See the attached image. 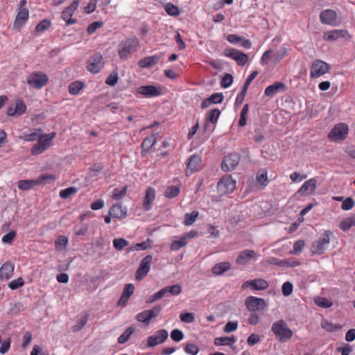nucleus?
<instances>
[{
  "mask_svg": "<svg viewBox=\"0 0 355 355\" xmlns=\"http://www.w3.org/2000/svg\"><path fill=\"white\" fill-rule=\"evenodd\" d=\"M139 41L137 37L128 38L119 44L118 53L121 60H126L128 55L137 51Z\"/></svg>",
  "mask_w": 355,
  "mask_h": 355,
  "instance_id": "1",
  "label": "nucleus"
},
{
  "mask_svg": "<svg viewBox=\"0 0 355 355\" xmlns=\"http://www.w3.org/2000/svg\"><path fill=\"white\" fill-rule=\"evenodd\" d=\"M271 330L281 343L286 342L293 334L292 330L287 327L285 321L282 320L275 322L272 324Z\"/></svg>",
  "mask_w": 355,
  "mask_h": 355,
  "instance_id": "2",
  "label": "nucleus"
},
{
  "mask_svg": "<svg viewBox=\"0 0 355 355\" xmlns=\"http://www.w3.org/2000/svg\"><path fill=\"white\" fill-rule=\"evenodd\" d=\"M334 237V233L330 230H326L320 236L318 240L314 241L311 245V252L313 254H322L324 252L329 244L331 239Z\"/></svg>",
  "mask_w": 355,
  "mask_h": 355,
  "instance_id": "3",
  "label": "nucleus"
},
{
  "mask_svg": "<svg viewBox=\"0 0 355 355\" xmlns=\"http://www.w3.org/2000/svg\"><path fill=\"white\" fill-rule=\"evenodd\" d=\"M348 126L343 123L336 125L329 132V138L334 142H340L345 139L348 133Z\"/></svg>",
  "mask_w": 355,
  "mask_h": 355,
  "instance_id": "4",
  "label": "nucleus"
},
{
  "mask_svg": "<svg viewBox=\"0 0 355 355\" xmlns=\"http://www.w3.org/2000/svg\"><path fill=\"white\" fill-rule=\"evenodd\" d=\"M320 20L322 24L332 26H337L340 24L336 12L331 9H327L320 14Z\"/></svg>",
  "mask_w": 355,
  "mask_h": 355,
  "instance_id": "5",
  "label": "nucleus"
},
{
  "mask_svg": "<svg viewBox=\"0 0 355 355\" xmlns=\"http://www.w3.org/2000/svg\"><path fill=\"white\" fill-rule=\"evenodd\" d=\"M49 78L42 72H37L31 74L27 79V83L35 89H41L48 82Z\"/></svg>",
  "mask_w": 355,
  "mask_h": 355,
  "instance_id": "6",
  "label": "nucleus"
},
{
  "mask_svg": "<svg viewBox=\"0 0 355 355\" xmlns=\"http://www.w3.org/2000/svg\"><path fill=\"white\" fill-rule=\"evenodd\" d=\"M246 308L250 311H263L266 309L265 300L257 297L250 296L245 299Z\"/></svg>",
  "mask_w": 355,
  "mask_h": 355,
  "instance_id": "7",
  "label": "nucleus"
},
{
  "mask_svg": "<svg viewBox=\"0 0 355 355\" xmlns=\"http://www.w3.org/2000/svg\"><path fill=\"white\" fill-rule=\"evenodd\" d=\"M224 55L235 60L240 66L245 65L249 59L247 54L235 49H226L224 51Z\"/></svg>",
  "mask_w": 355,
  "mask_h": 355,
  "instance_id": "8",
  "label": "nucleus"
},
{
  "mask_svg": "<svg viewBox=\"0 0 355 355\" xmlns=\"http://www.w3.org/2000/svg\"><path fill=\"white\" fill-rule=\"evenodd\" d=\"M168 337V331L166 329H159L155 334L148 337L147 347H153L163 343Z\"/></svg>",
  "mask_w": 355,
  "mask_h": 355,
  "instance_id": "9",
  "label": "nucleus"
},
{
  "mask_svg": "<svg viewBox=\"0 0 355 355\" xmlns=\"http://www.w3.org/2000/svg\"><path fill=\"white\" fill-rule=\"evenodd\" d=\"M152 259L153 257L151 255H147L141 261L139 268L135 274V279L137 280L141 281L148 273Z\"/></svg>",
  "mask_w": 355,
  "mask_h": 355,
  "instance_id": "10",
  "label": "nucleus"
},
{
  "mask_svg": "<svg viewBox=\"0 0 355 355\" xmlns=\"http://www.w3.org/2000/svg\"><path fill=\"white\" fill-rule=\"evenodd\" d=\"M103 67V56L99 53H94L88 60L87 69L93 73H98Z\"/></svg>",
  "mask_w": 355,
  "mask_h": 355,
  "instance_id": "11",
  "label": "nucleus"
},
{
  "mask_svg": "<svg viewBox=\"0 0 355 355\" xmlns=\"http://www.w3.org/2000/svg\"><path fill=\"white\" fill-rule=\"evenodd\" d=\"M236 187V181L230 176L222 178L218 183V189L223 194L232 192Z\"/></svg>",
  "mask_w": 355,
  "mask_h": 355,
  "instance_id": "12",
  "label": "nucleus"
},
{
  "mask_svg": "<svg viewBox=\"0 0 355 355\" xmlns=\"http://www.w3.org/2000/svg\"><path fill=\"white\" fill-rule=\"evenodd\" d=\"M329 70V66L327 63L317 60L313 62L311 68V77L318 78L328 72Z\"/></svg>",
  "mask_w": 355,
  "mask_h": 355,
  "instance_id": "13",
  "label": "nucleus"
},
{
  "mask_svg": "<svg viewBox=\"0 0 355 355\" xmlns=\"http://www.w3.org/2000/svg\"><path fill=\"white\" fill-rule=\"evenodd\" d=\"M240 155L238 153H231L226 156L222 164L221 168L224 171H231L234 170L240 162Z\"/></svg>",
  "mask_w": 355,
  "mask_h": 355,
  "instance_id": "14",
  "label": "nucleus"
},
{
  "mask_svg": "<svg viewBox=\"0 0 355 355\" xmlns=\"http://www.w3.org/2000/svg\"><path fill=\"white\" fill-rule=\"evenodd\" d=\"M52 178L53 176L50 175H41L36 180H20L18 182V188L21 190H29L42 183L44 180Z\"/></svg>",
  "mask_w": 355,
  "mask_h": 355,
  "instance_id": "15",
  "label": "nucleus"
},
{
  "mask_svg": "<svg viewBox=\"0 0 355 355\" xmlns=\"http://www.w3.org/2000/svg\"><path fill=\"white\" fill-rule=\"evenodd\" d=\"M51 143L44 137L43 133L39 138L37 143L34 144L31 148V154L33 155H38L43 153L51 146Z\"/></svg>",
  "mask_w": 355,
  "mask_h": 355,
  "instance_id": "16",
  "label": "nucleus"
},
{
  "mask_svg": "<svg viewBox=\"0 0 355 355\" xmlns=\"http://www.w3.org/2000/svg\"><path fill=\"white\" fill-rule=\"evenodd\" d=\"M137 92L148 98L159 96L162 94V88L154 85L140 86L137 88Z\"/></svg>",
  "mask_w": 355,
  "mask_h": 355,
  "instance_id": "17",
  "label": "nucleus"
},
{
  "mask_svg": "<svg viewBox=\"0 0 355 355\" xmlns=\"http://www.w3.org/2000/svg\"><path fill=\"white\" fill-rule=\"evenodd\" d=\"M202 167V159L200 155L194 154L189 157L187 163V174L191 175L199 171Z\"/></svg>",
  "mask_w": 355,
  "mask_h": 355,
  "instance_id": "18",
  "label": "nucleus"
},
{
  "mask_svg": "<svg viewBox=\"0 0 355 355\" xmlns=\"http://www.w3.org/2000/svg\"><path fill=\"white\" fill-rule=\"evenodd\" d=\"M76 2H72V3L67 7L62 12V19L66 22L67 26L73 24L76 22L75 19L71 18L73 12L78 8Z\"/></svg>",
  "mask_w": 355,
  "mask_h": 355,
  "instance_id": "19",
  "label": "nucleus"
},
{
  "mask_svg": "<svg viewBox=\"0 0 355 355\" xmlns=\"http://www.w3.org/2000/svg\"><path fill=\"white\" fill-rule=\"evenodd\" d=\"M28 17L29 11L27 8H18V12L14 21V28H21Z\"/></svg>",
  "mask_w": 355,
  "mask_h": 355,
  "instance_id": "20",
  "label": "nucleus"
},
{
  "mask_svg": "<svg viewBox=\"0 0 355 355\" xmlns=\"http://www.w3.org/2000/svg\"><path fill=\"white\" fill-rule=\"evenodd\" d=\"M339 38H349L348 32L346 30H333L324 33V40L326 41H336Z\"/></svg>",
  "mask_w": 355,
  "mask_h": 355,
  "instance_id": "21",
  "label": "nucleus"
},
{
  "mask_svg": "<svg viewBox=\"0 0 355 355\" xmlns=\"http://www.w3.org/2000/svg\"><path fill=\"white\" fill-rule=\"evenodd\" d=\"M257 257L255 251L250 250H245L242 251L236 259V263L239 265H245L250 262L252 259Z\"/></svg>",
  "mask_w": 355,
  "mask_h": 355,
  "instance_id": "22",
  "label": "nucleus"
},
{
  "mask_svg": "<svg viewBox=\"0 0 355 355\" xmlns=\"http://www.w3.org/2000/svg\"><path fill=\"white\" fill-rule=\"evenodd\" d=\"M109 214L112 218L122 219L127 216V209L123 207L121 202L116 203L110 209Z\"/></svg>",
  "mask_w": 355,
  "mask_h": 355,
  "instance_id": "23",
  "label": "nucleus"
},
{
  "mask_svg": "<svg viewBox=\"0 0 355 355\" xmlns=\"http://www.w3.org/2000/svg\"><path fill=\"white\" fill-rule=\"evenodd\" d=\"M15 266L10 261L5 262L0 268V279L8 280L13 274Z\"/></svg>",
  "mask_w": 355,
  "mask_h": 355,
  "instance_id": "24",
  "label": "nucleus"
},
{
  "mask_svg": "<svg viewBox=\"0 0 355 355\" xmlns=\"http://www.w3.org/2000/svg\"><path fill=\"white\" fill-rule=\"evenodd\" d=\"M317 187V181L315 178H311L304 182L298 191L302 195H308L315 191Z\"/></svg>",
  "mask_w": 355,
  "mask_h": 355,
  "instance_id": "25",
  "label": "nucleus"
},
{
  "mask_svg": "<svg viewBox=\"0 0 355 355\" xmlns=\"http://www.w3.org/2000/svg\"><path fill=\"white\" fill-rule=\"evenodd\" d=\"M155 198V191L153 187H148L145 192L143 206L145 210L148 211L151 209L153 203Z\"/></svg>",
  "mask_w": 355,
  "mask_h": 355,
  "instance_id": "26",
  "label": "nucleus"
},
{
  "mask_svg": "<svg viewBox=\"0 0 355 355\" xmlns=\"http://www.w3.org/2000/svg\"><path fill=\"white\" fill-rule=\"evenodd\" d=\"M134 291L135 286L132 284H125L118 304L120 306H125L130 297L133 294Z\"/></svg>",
  "mask_w": 355,
  "mask_h": 355,
  "instance_id": "27",
  "label": "nucleus"
},
{
  "mask_svg": "<svg viewBox=\"0 0 355 355\" xmlns=\"http://www.w3.org/2000/svg\"><path fill=\"white\" fill-rule=\"evenodd\" d=\"M223 98L224 96L222 93H214L209 98L202 101L201 107L202 109H206L212 104L220 103L223 101Z\"/></svg>",
  "mask_w": 355,
  "mask_h": 355,
  "instance_id": "28",
  "label": "nucleus"
},
{
  "mask_svg": "<svg viewBox=\"0 0 355 355\" xmlns=\"http://www.w3.org/2000/svg\"><path fill=\"white\" fill-rule=\"evenodd\" d=\"M286 89V86L284 83L280 82H276L274 84L267 87L265 89L264 94L267 96H273L275 94L284 91Z\"/></svg>",
  "mask_w": 355,
  "mask_h": 355,
  "instance_id": "29",
  "label": "nucleus"
},
{
  "mask_svg": "<svg viewBox=\"0 0 355 355\" xmlns=\"http://www.w3.org/2000/svg\"><path fill=\"white\" fill-rule=\"evenodd\" d=\"M220 114V111L218 108L210 110L207 114L206 121L204 125L205 130H208L210 123H216Z\"/></svg>",
  "mask_w": 355,
  "mask_h": 355,
  "instance_id": "30",
  "label": "nucleus"
},
{
  "mask_svg": "<svg viewBox=\"0 0 355 355\" xmlns=\"http://www.w3.org/2000/svg\"><path fill=\"white\" fill-rule=\"evenodd\" d=\"M160 60V56L154 55L153 56H147L139 61V66L141 68H149L156 64Z\"/></svg>",
  "mask_w": 355,
  "mask_h": 355,
  "instance_id": "31",
  "label": "nucleus"
},
{
  "mask_svg": "<svg viewBox=\"0 0 355 355\" xmlns=\"http://www.w3.org/2000/svg\"><path fill=\"white\" fill-rule=\"evenodd\" d=\"M251 287L255 291H263L269 286L268 282L263 279H254L251 280Z\"/></svg>",
  "mask_w": 355,
  "mask_h": 355,
  "instance_id": "32",
  "label": "nucleus"
},
{
  "mask_svg": "<svg viewBox=\"0 0 355 355\" xmlns=\"http://www.w3.org/2000/svg\"><path fill=\"white\" fill-rule=\"evenodd\" d=\"M231 264L229 262H222L216 264L212 268V272L216 275H222L230 269Z\"/></svg>",
  "mask_w": 355,
  "mask_h": 355,
  "instance_id": "33",
  "label": "nucleus"
},
{
  "mask_svg": "<svg viewBox=\"0 0 355 355\" xmlns=\"http://www.w3.org/2000/svg\"><path fill=\"white\" fill-rule=\"evenodd\" d=\"M88 318L89 314L87 313H85L83 315H80L78 318L76 324L72 327L73 331L77 332L80 331L87 324L88 321Z\"/></svg>",
  "mask_w": 355,
  "mask_h": 355,
  "instance_id": "34",
  "label": "nucleus"
},
{
  "mask_svg": "<svg viewBox=\"0 0 355 355\" xmlns=\"http://www.w3.org/2000/svg\"><path fill=\"white\" fill-rule=\"evenodd\" d=\"M354 226H355V216L343 220L339 224V227L345 232Z\"/></svg>",
  "mask_w": 355,
  "mask_h": 355,
  "instance_id": "35",
  "label": "nucleus"
},
{
  "mask_svg": "<svg viewBox=\"0 0 355 355\" xmlns=\"http://www.w3.org/2000/svg\"><path fill=\"white\" fill-rule=\"evenodd\" d=\"M42 134V130L40 128L35 129L34 131L29 134H24L21 138L26 141H34L39 139Z\"/></svg>",
  "mask_w": 355,
  "mask_h": 355,
  "instance_id": "36",
  "label": "nucleus"
},
{
  "mask_svg": "<svg viewBox=\"0 0 355 355\" xmlns=\"http://www.w3.org/2000/svg\"><path fill=\"white\" fill-rule=\"evenodd\" d=\"M236 342L234 336L232 337H217L214 339V344L217 346L219 345H230L232 343Z\"/></svg>",
  "mask_w": 355,
  "mask_h": 355,
  "instance_id": "37",
  "label": "nucleus"
},
{
  "mask_svg": "<svg viewBox=\"0 0 355 355\" xmlns=\"http://www.w3.org/2000/svg\"><path fill=\"white\" fill-rule=\"evenodd\" d=\"M156 144L155 135L146 137L141 144V148L144 150L148 151Z\"/></svg>",
  "mask_w": 355,
  "mask_h": 355,
  "instance_id": "38",
  "label": "nucleus"
},
{
  "mask_svg": "<svg viewBox=\"0 0 355 355\" xmlns=\"http://www.w3.org/2000/svg\"><path fill=\"white\" fill-rule=\"evenodd\" d=\"M128 245L129 242L125 239L119 238L113 240V246L116 250L121 251Z\"/></svg>",
  "mask_w": 355,
  "mask_h": 355,
  "instance_id": "39",
  "label": "nucleus"
},
{
  "mask_svg": "<svg viewBox=\"0 0 355 355\" xmlns=\"http://www.w3.org/2000/svg\"><path fill=\"white\" fill-rule=\"evenodd\" d=\"M68 243V239L64 236H60L57 240L55 241V249L58 251H62Z\"/></svg>",
  "mask_w": 355,
  "mask_h": 355,
  "instance_id": "40",
  "label": "nucleus"
},
{
  "mask_svg": "<svg viewBox=\"0 0 355 355\" xmlns=\"http://www.w3.org/2000/svg\"><path fill=\"white\" fill-rule=\"evenodd\" d=\"M187 244V241L182 236L180 240L173 241L170 245L171 251H178Z\"/></svg>",
  "mask_w": 355,
  "mask_h": 355,
  "instance_id": "41",
  "label": "nucleus"
},
{
  "mask_svg": "<svg viewBox=\"0 0 355 355\" xmlns=\"http://www.w3.org/2000/svg\"><path fill=\"white\" fill-rule=\"evenodd\" d=\"M78 191V189L76 187H70L65 189H62L60 191V197L63 199H67L71 196L75 194Z\"/></svg>",
  "mask_w": 355,
  "mask_h": 355,
  "instance_id": "42",
  "label": "nucleus"
},
{
  "mask_svg": "<svg viewBox=\"0 0 355 355\" xmlns=\"http://www.w3.org/2000/svg\"><path fill=\"white\" fill-rule=\"evenodd\" d=\"M133 332L134 329L132 327H128L126 329L125 331L118 338V343L120 344L126 343Z\"/></svg>",
  "mask_w": 355,
  "mask_h": 355,
  "instance_id": "43",
  "label": "nucleus"
},
{
  "mask_svg": "<svg viewBox=\"0 0 355 355\" xmlns=\"http://www.w3.org/2000/svg\"><path fill=\"white\" fill-rule=\"evenodd\" d=\"M127 192V187H124L121 189L115 188L112 194V198L114 200H121L123 198Z\"/></svg>",
  "mask_w": 355,
  "mask_h": 355,
  "instance_id": "44",
  "label": "nucleus"
},
{
  "mask_svg": "<svg viewBox=\"0 0 355 355\" xmlns=\"http://www.w3.org/2000/svg\"><path fill=\"white\" fill-rule=\"evenodd\" d=\"M198 216V211H192L190 214H186L184 215V223L185 225H191L197 219Z\"/></svg>",
  "mask_w": 355,
  "mask_h": 355,
  "instance_id": "45",
  "label": "nucleus"
},
{
  "mask_svg": "<svg viewBox=\"0 0 355 355\" xmlns=\"http://www.w3.org/2000/svg\"><path fill=\"white\" fill-rule=\"evenodd\" d=\"M165 11L171 16H178L180 13L178 7L170 3L165 6Z\"/></svg>",
  "mask_w": 355,
  "mask_h": 355,
  "instance_id": "46",
  "label": "nucleus"
},
{
  "mask_svg": "<svg viewBox=\"0 0 355 355\" xmlns=\"http://www.w3.org/2000/svg\"><path fill=\"white\" fill-rule=\"evenodd\" d=\"M180 193V189L176 186H170L168 187L166 191L164 196L166 198H172L176 197Z\"/></svg>",
  "mask_w": 355,
  "mask_h": 355,
  "instance_id": "47",
  "label": "nucleus"
},
{
  "mask_svg": "<svg viewBox=\"0 0 355 355\" xmlns=\"http://www.w3.org/2000/svg\"><path fill=\"white\" fill-rule=\"evenodd\" d=\"M83 87V84L79 81L71 83L69 86V92L71 94H78Z\"/></svg>",
  "mask_w": 355,
  "mask_h": 355,
  "instance_id": "48",
  "label": "nucleus"
},
{
  "mask_svg": "<svg viewBox=\"0 0 355 355\" xmlns=\"http://www.w3.org/2000/svg\"><path fill=\"white\" fill-rule=\"evenodd\" d=\"M137 320L140 322L148 324L151 320L147 310L144 311L137 315Z\"/></svg>",
  "mask_w": 355,
  "mask_h": 355,
  "instance_id": "49",
  "label": "nucleus"
},
{
  "mask_svg": "<svg viewBox=\"0 0 355 355\" xmlns=\"http://www.w3.org/2000/svg\"><path fill=\"white\" fill-rule=\"evenodd\" d=\"M184 352L190 355H196L199 352V349L196 345L189 343L186 344Z\"/></svg>",
  "mask_w": 355,
  "mask_h": 355,
  "instance_id": "50",
  "label": "nucleus"
},
{
  "mask_svg": "<svg viewBox=\"0 0 355 355\" xmlns=\"http://www.w3.org/2000/svg\"><path fill=\"white\" fill-rule=\"evenodd\" d=\"M315 302L318 306L322 308H329L332 305V302L331 301L321 297H316L315 299Z\"/></svg>",
  "mask_w": 355,
  "mask_h": 355,
  "instance_id": "51",
  "label": "nucleus"
},
{
  "mask_svg": "<svg viewBox=\"0 0 355 355\" xmlns=\"http://www.w3.org/2000/svg\"><path fill=\"white\" fill-rule=\"evenodd\" d=\"M321 327L322 329L328 331H336L340 329L338 326L335 325L327 320H322L321 322Z\"/></svg>",
  "mask_w": 355,
  "mask_h": 355,
  "instance_id": "52",
  "label": "nucleus"
},
{
  "mask_svg": "<svg viewBox=\"0 0 355 355\" xmlns=\"http://www.w3.org/2000/svg\"><path fill=\"white\" fill-rule=\"evenodd\" d=\"M257 75H258V71H254L248 77V78L245 80V83H244V85L241 89V91H243V93H247L248 89L250 85L251 84L252 81L257 77Z\"/></svg>",
  "mask_w": 355,
  "mask_h": 355,
  "instance_id": "53",
  "label": "nucleus"
},
{
  "mask_svg": "<svg viewBox=\"0 0 355 355\" xmlns=\"http://www.w3.org/2000/svg\"><path fill=\"white\" fill-rule=\"evenodd\" d=\"M169 295H178L182 292V287L180 284H175L171 286H166Z\"/></svg>",
  "mask_w": 355,
  "mask_h": 355,
  "instance_id": "54",
  "label": "nucleus"
},
{
  "mask_svg": "<svg viewBox=\"0 0 355 355\" xmlns=\"http://www.w3.org/2000/svg\"><path fill=\"white\" fill-rule=\"evenodd\" d=\"M354 200L352 198L348 197L343 200L341 205V209L345 211L350 210L354 207Z\"/></svg>",
  "mask_w": 355,
  "mask_h": 355,
  "instance_id": "55",
  "label": "nucleus"
},
{
  "mask_svg": "<svg viewBox=\"0 0 355 355\" xmlns=\"http://www.w3.org/2000/svg\"><path fill=\"white\" fill-rule=\"evenodd\" d=\"M233 83V76L230 73H225L223 77L220 85L223 88H228Z\"/></svg>",
  "mask_w": 355,
  "mask_h": 355,
  "instance_id": "56",
  "label": "nucleus"
},
{
  "mask_svg": "<svg viewBox=\"0 0 355 355\" xmlns=\"http://www.w3.org/2000/svg\"><path fill=\"white\" fill-rule=\"evenodd\" d=\"M51 22L48 19L41 21L35 28V31L37 33H42L50 26Z\"/></svg>",
  "mask_w": 355,
  "mask_h": 355,
  "instance_id": "57",
  "label": "nucleus"
},
{
  "mask_svg": "<svg viewBox=\"0 0 355 355\" xmlns=\"http://www.w3.org/2000/svg\"><path fill=\"white\" fill-rule=\"evenodd\" d=\"M24 284V279L21 278V277H19L18 279H14L12 281H11L9 284H8V287L11 289V290H16L21 286H23Z\"/></svg>",
  "mask_w": 355,
  "mask_h": 355,
  "instance_id": "58",
  "label": "nucleus"
},
{
  "mask_svg": "<svg viewBox=\"0 0 355 355\" xmlns=\"http://www.w3.org/2000/svg\"><path fill=\"white\" fill-rule=\"evenodd\" d=\"M171 338L175 342H180L184 338V334L180 329H173L171 333Z\"/></svg>",
  "mask_w": 355,
  "mask_h": 355,
  "instance_id": "59",
  "label": "nucleus"
},
{
  "mask_svg": "<svg viewBox=\"0 0 355 355\" xmlns=\"http://www.w3.org/2000/svg\"><path fill=\"white\" fill-rule=\"evenodd\" d=\"M293 284L289 282H286L283 284L282 291L284 296L290 295L293 292Z\"/></svg>",
  "mask_w": 355,
  "mask_h": 355,
  "instance_id": "60",
  "label": "nucleus"
},
{
  "mask_svg": "<svg viewBox=\"0 0 355 355\" xmlns=\"http://www.w3.org/2000/svg\"><path fill=\"white\" fill-rule=\"evenodd\" d=\"M15 107L17 111V115H21V114L24 113L26 110V104L21 100H17Z\"/></svg>",
  "mask_w": 355,
  "mask_h": 355,
  "instance_id": "61",
  "label": "nucleus"
},
{
  "mask_svg": "<svg viewBox=\"0 0 355 355\" xmlns=\"http://www.w3.org/2000/svg\"><path fill=\"white\" fill-rule=\"evenodd\" d=\"M180 318L182 322L185 323H192L195 320L194 315L191 313H181Z\"/></svg>",
  "mask_w": 355,
  "mask_h": 355,
  "instance_id": "62",
  "label": "nucleus"
},
{
  "mask_svg": "<svg viewBox=\"0 0 355 355\" xmlns=\"http://www.w3.org/2000/svg\"><path fill=\"white\" fill-rule=\"evenodd\" d=\"M103 25L102 21H95L89 24L87 27V33L93 34L98 28H100Z\"/></svg>",
  "mask_w": 355,
  "mask_h": 355,
  "instance_id": "63",
  "label": "nucleus"
},
{
  "mask_svg": "<svg viewBox=\"0 0 355 355\" xmlns=\"http://www.w3.org/2000/svg\"><path fill=\"white\" fill-rule=\"evenodd\" d=\"M119 76L117 73H111L106 79L105 83L110 86H114L118 82Z\"/></svg>",
  "mask_w": 355,
  "mask_h": 355,
  "instance_id": "64",
  "label": "nucleus"
}]
</instances>
